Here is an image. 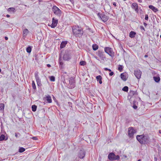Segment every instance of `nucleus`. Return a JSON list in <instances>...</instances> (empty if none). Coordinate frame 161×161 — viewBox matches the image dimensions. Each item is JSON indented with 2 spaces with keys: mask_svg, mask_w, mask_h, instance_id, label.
<instances>
[{
  "mask_svg": "<svg viewBox=\"0 0 161 161\" xmlns=\"http://www.w3.org/2000/svg\"><path fill=\"white\" fill-rule=\"evenodd\" d=\"M73 34L76 37L81 36L83 34L82 28L78 25L74 26L72 27Z\"/></svg>",
  "mask_w": 161,
  "mask_h": 161,
  "instance_id": "nucleus-1",
  "label": "nucleus"
},
{
  "mask_svg": "<svg viewBox=\"0 0 161 161\" xmlns=\"http://www.w3.org/2000/svg\"><path fill=\"white\" fill-rule=\"evenodd\" d=\"M136 138L141 144H145L148 142L149 137L148 136L143 135H137Z\"/></svg>",
  "mask_w": 161,
  "mask_h": 161,
  "instance_id": "nucleus-2",
  "label": "nucleus"
},
{
  "mask_svg": "<svg viewBox=\"0 0 161 161\" xmlns=\"http://www.w3.org/2000/svg\"><path fill=\"white\" fill-rule=\"evenodd\" d=\"M52 11L54 14L57 16L60 17L62 14L61 11L56 6H53L52 8Z\"/></svg>",
  "mask_w": 161,
  "mask_h": 161,
  "instance_id": "nucleus-3",
  "label": "nucleus"
},
{
  "mask_svg": "<svg viewBox=\"0 0 161 161\" xmlns=\"http://www.w3.org/2000/svg\"><path fill=\"white\" fill-rule=\"evenodd\" d=\"M108 158L111 161L119 160L120 157L118 155H116L113 153H110L108 156Z\"/></svg>",
  "mask_w": 161,
  "mask_h": 161,
  "instance_id": "nucleus-4",
  "label": "nucleus"
},
{
  "mask_svg": "<svg viewBox=\"0 0 161 161\" xmlns=\"http://www.w3.org/2000/svg\"><path fill=\"white\" fill-rule=\"evenodd\" d=\"M136 130L133 127H130L128 130V136L130 138H133L134 134L136 133Z\"/></svg>",
  "mask_w": 161,
  "mask_h": 161,
  "instance_id": "nucleus-5",
  "label": "nucleus"
},
{
  "mask_svg": "<svg viewBox=\"0 0 161 161\" xmlns=\"http://www.w3.org/2000/svg\"><path fill=\"white\" fill-rule=\"evenodd\" d=\"M134 74L137 79H139L141 78L142 72L139 69H136L134 71Z\"/></svg>",
  "mask_w": 161,
  "mask_h": 161,
  "instance_id": "nucleus-6",
  "label": "nucleus"
},
{
  "mask_svg": "<svg viewBox=\"0 0 161 161\" xmlns=\"http://www.w3.org/2000/svg\"><path fill=\"white\" fill-rule=\"evenodd\" d=\"M97 16L99 17L104 22L107 21L108 19V16L103 14H101L99 13L97 14Z\"/></svg>",
  "mask_w": 161,
  "mask_h": 161,
  "instance_id": "nucleus-7",
  "label": "nucleus"
},
{
  "mask_svg": "<svg viewBox=\"0 0 161 161\" xmlns=\"http://www.w3.org/2000/svg\"><path fill=\"white\" fill-rule=\"evenodd\" d=\"M105 52L110 56L114 55V53L112 49L109 47H105L104 48Z\"/></svg>",
  "mask_w": 161,
  "mask_h": 161,
  "instance_id": "nucleus-8",
  "label": "nucleus"
},
{
  "mask_svg": "<svg viewBox=\"0 0 161 161\" xmlns=\"http://www.w3.org/2000/svg\"><path fill=\"white\" fill-rule=\"evenodd\" d=\"M58 24V19L53 17L52 19V24L51 25H48L52 28H54L57 26Z\"/></svg>",
  "mask_w": 161,
  "mask_h": 161,
  "instance_id": "nucleus-9",
  "label": "nucleus"
},
{
  "mask_svg": "<svg viewBox=\"0 0 161 161\" xmlns=\"http://www.w3.org/2000/svg\"><path fill=\"white\" fill-rule=\"evenodd\" d=\"M85 155V152L84 150H80L78 154L79 158L81 159L83 158Z\"/></svg>",
  "mask_w": 161,
  "mask_h": 161,
  "instance_id": "nucleus-10",
  "label": "nucleus"
},
{
  "mask_svg": "<svg viewBox=\"0 0 161 161\" xmlns=\"http://www.w3.org/2000/svg\"><path fill=\"white\" fill-rule=\"evenodd\" d=\"M131 8L133 9H134L136 13H138V6L137 3H132L131 5Z\"/></svg>",
  "mask_w": 161,
  "mask_h": 161,
  "instance_id": "nucleus-11",
  "label": "nucleus"
},
{
  "mask_svg": "<svg viewBox=\"0 0 161 161\" xmlns=\"http://www.w3.org/2000/svg\"><path fill=\"white\" fill-rule=\"evenodd\" d=\"M44 98L46 100L48 103H51L52 102L51 97L49 95L46 96L45 97H44Z\"/></svg>",
  "mask_w": 161,
  "mask_h": 161,
  "instance_id": "nucleus-12",
  "label": "nucleus"
},
{
  "mask_svg": "<svg viewBox=\"0 0 161 161\" xmlns=\"http://www.w3.org/2000/svg\"><path fill=\"white\" fill-rule=\"evenodd\" d=\"M63 58L65 60H68L70 58L69 55L67 53H65L63 55Z\"/></svg>",
  "mask_w": 161,
  "mask_h": 161,
  "instance_id": "nucleus-13",
  "label": "nucleus"
},
{
  "mask_svg": "<svg viewBox=\"0 0 161 161\" xmlns=\"http://www.w3.org/2000/svg\"><path fill=\"white\" fill-rule=\"evenodd\" d=\"M149 8L154 12H156L158 11V9L156 8L152 5H149Z\"/></svg>",
  "mask_w": 161,
  "mask_h": 161,
  "instance_id": "nucleus-14",
  "label": "nucleus"
},
{
  "mask_svg": "<svg viewBox=\"0 0 161 161\" xmlns=\"http://www.w3.org/2000/svg\"><path fill=\"white\" fill-rule=\"evenodd\" d=\"M136 35V33L134 31H131L129 34V37L131 38H134Z\"/></svg>",
  "mask_w": 161,
  "mask_h": 161,
  "instance_id": "nucleus-15",
  "label": "nucleus"
},
{
  "mask_svg": "<svg viewBox=\"0 0 161 161\" xmlns=\"http://www.w3.org/2000/svg\"><path fill=\"white\" fill-rule=\"evenodd\" d=\"M96 79L97 81H98L100 84H101L102 83V77L101 75H98L96 76Z\"/></svg>",
  "mask_w": 161,
  "mask_h": 161,
  "instance_id": "nucleus-16",
  "label": "nucleus"
},
{
  "mask_svg": "<svg viewBox=\"0 0 161 161\" xmlns=\"http://www.w3.org/2000/svg\"><path fill=\"white\" fill-rule=\"evenodd\" d=\"M67 43V41H63L60 44V47L61 48H63L65 47Z\"/></svg>",
  "mask_w": 161,
  "mask_h": 161,
  "instance_id": "nucleus-17",
  "label": "nucleus"
},
{
  "mask_svg": "<svg viewBox=\"0 0 161 161\" xmlns=\"http://www.w3.org/2000/svg\"><path fill=\"white\" fill-rule=\"evenodd\" d=\"M121 78L124 81H125L127 80L126 76L124 73L121 74L120 75Z\"/></svg>",
  "mask_w": 161,
  "mask_h": 161,
  "instance_id": "nucleus-18",
  "label": "nucleus"
},
{
  "mask_svg": "<svg viewBox=\"0 0 161 161\" xmlns=\"http://www.w3.org/2000/svg\"><path fill=\"white\" fill-rule=\"evenodd\" d=\"M29 32V31L27 29H25L23 31V36H26L27 35Z\"/></svg>",
  "mask_w": 161,
  "mask_h": 161,
  "instance_id": "nucleus-19",
  "label": "nucleus"
},
{
  "mask_svg": "<svg viewBox=\"0 0 161 161\" xmlns=\"http://www.w3.org/2000/svg\"><path fill=\"white\" fill-rule=\"evenodd\" d=\"M92 47L94 51L97 50L98 48V46L96 44L93 45Z\"/></svg>",
  "mask_w": 161,
  "mask_h": 161,
  "instance_id": "nucleus-20",
  "label": "nucleus"
},
{
  "mask_svg": "<svg viewBox=\"0 0 161 161\" xmlns=\"http://www.w3.org/2000/svg\"><path fill=\"white\" fill-rule=\"evenodd\" d=\"M8 12H14L15 11V9L14 8H10L8 9Z\"/></svg>",
  "mask_w": 161,
  "mask_h": 161,
  "instance_id": "nucleus-21",
  "label": "nucleus"
},
{
  "mask_svg": "<svg viewBox=\"0 0 161 161\" xmlns=\"http://www.w3.org/2000/svg\"><path fill=\"white\" fill-rule=\"evenodd\" d=\"M153 79H154V80H155V81L157 82H158L160 81V78L159 77V76H158V77L154 76V77H153Z\"/></svg>",
  "mask_w": 161,
  "mask_h": 161,
  "instance_id": "nucleus-22",
  "label": "nucleus"
},
{
  "mask_svg": "<svg viewBox=\"0 0 161 161\" xmlns=\"http://www.w3.org/2000/svg\"><path fill=\"white\" fill-rule=\"evenodd\" d=\"M32 111L33 112H35L36 111L37 108V106L34 105L32 106L31 107Z\"/></svg>",
  "mask_w": 161,
  "mask_h": 161,
  "instance_id": "nucleus-23",
  "label": "nucleus"
},
{
  "mask_svg": "<svg viewBox=\"0 0 161 161\" xmlns=\"http://www.w3.org/2000/svg\"><path fill=\"white\" fill-rule=\"evenodd\" d=\"M25 151V149L23 147H19V153H22Z\"/></svg>",
  "mask_w": 161,
  "mask_h": 161,
  "instance_id": "nucleus-24",
  "label": "nucleus"
},
{
  "mask_svg": "<svg viewBox=\"0 0 161 161\" xmlns=\"http://www.w3.org/2000/svg\"><path fill=\"white\" fill-rule=\"evenodd\" d=\"M4 108V104L3 103H0V110H3Z\"/></svg>",
  "mask_w": 161,
  "mask_h": 161,
  "instance_id": "nucleus-25",
  "label": "nucleus"
},
{
  "mask_svg": "<svg viewBox=\"0 0 161 161\" xmlns=\"http://www.w3.org/2000/svg\"><path fill=\"white\" fill-rule=\"evenodd\" d=\"M5 139V136L4 135H1L0 136V141H2Z\"/></svg>",
  "mask_w": 161,
  "mask_h": 161,
  "instance_id": "nucleus-26",
  "label": "nucleus"
},
{
  "mask_svg": "<svg viewBox=\"0 0 161 161\" xmlns=\"http://www.w3.org/2000/svg\"><path fill=\"white\" fill-rule=\"evenodd\" d=\"M50 80L52 81H55V78L54 76H52L49 77Z\"/></svg>",
  "mask_w": 161,
  "mask_h": 161,
  "instance_id": "nucleus-27",
  "label": "nucleus"
},
{
  "mask_svg": "<svg viewBox=\"0 0 161 161\" xmlns=\"http://www.w3.org/2000/svg\"><path fill=\"white\" fill-rule=\"evenodd\" d=\"M122 90L127 92L128 90V87L127 86H124L122 89Z\"/></svg>",
  "mask_w": 161,
  "mask_h": 161,
  "instance_id": "nucleus-28",
  "label": "nucleus"
},
{
  "mask_svg": "<svg viewBox=\"0 0 161 161\" xmlns=\"http://www.w3.org/2000/svg\"><path fill=\"white\" fill-rule=\"evenodd\" d=\"M31 51V48L30 47H28L26 48V51L28 53H30Z\"/></svg>",
  "mask_w": 161,
  "mask_h": 161,
  "instance_id": "nucleus-29",
  "label": "nucleus"
},
{
  "mask_svg": "<svg viewBox=\"0 0 161 161\" xmlns=\"http://www.w3.org/2000/svg\"><path fill=\"white\" fill-rule=\"evenodd\" d=\"M123 69V67L122 65H119L118 67V70L120 71H122V69Z\"/></svg>",
  "mask_w": 161,
  "mask_h": 161,
  "instance_id": "nucleus-30",
  "label": "nucleus"
},
{
  "mask_svg": "<svg viewBox=\"0 0 161 161\" xmlns=\"http://www.w3.org/2000/svg\"><path fill=\"white\" fill-rule=\"evenodd\" d=\"M32 84L33 89H36V86L34 81H32Z\"/></svg>",
  "mask_w": 161,
  "mask_h": 161,
  "instance_id": "nucleus-31",
  "label": "nucleus"
},
{
  "mask_svg": "<svg viewBox=\"0 0 161 161\" xmlns=\"http://www.w3.org/2000/svg\"><path fill=\"white\" fill-rule=\"evenodd\" d=\"M86 62L83 61H81L80 63V64L81 65H84L86 64Z\"/></svg>",
  "mask_w": 161,
  "mask_h": 161,
  "instance_id": "nucleus-32",
  "label": "nucleus"
},
{
  "mask_svg": "<svg viewBox=\"0 0 161 161\" xmlns=\"http://www.w3.org/2000/svg\"><path fill=\"white\" fill-rule=\"evenodd\" d=\"M35 76L36 79H37L38 78H39V77L38 75V72H36L35 73Z\"/></svg>",
  "mask_w": 161,
  "mask_h": 161,
  "instance_id": "nucleus-33",
  "label": "nucleus"
},
{
  "mask_svg": "<svg viewBox=\"0 0 161 161\" xmlns=\"http://www.w3.org/2000/svg\"><path fill=\"white\" fill-rule=\"evenodd\" d=\"M133 108L134 109H136L137 108V106H136L135 105V102L134 101L133 102Z\"/></svg>",
  "mask_w": 161,
  "mask_h": 161,
  "instance_id": "nucleus-34",
  "label": "nucleus"
},
{
  "mask_svg": "<svg viewBox=\"0 0 161 161\" xmlns=\"http://www.w3.org/2000/svg\"><path fill=\"white\" fill-rule=\"evenodd\" d=\"M145 19L146 20H148V14H146L145 15Z\"/></svg>",
  "mask_w": 161,
  "mask_h": 161,
  "instance_id": "nucleus-35",
  "label": "nucleus"
},
{
  "mask_svg": "<svg viewBox=\"0 0 161 161\" xmlns=\"http://www.w3.org/2000/svg\"><path fill=\"white\" fill-rule=\"evenodd\" d=\"M36 80L37 84H38L39 83H40L41 82L40 79L39 78H38L37 79H36Z\"/></svg>",
  "mask_w": 161,
  "mask_h": 161,
  "instance_id": "nucleus-36",
  "label": "nucleus"
},
{
  "mask_svg": "<svg viewBox=\"0 0 161 161\" xmlns=\"http://www.w3.org/2000/svg\"><path fill=\"white\" fill-rule=\"evenodd\" d=\"M32 139L34 140H38V138L34 136L32 138Z\"/></svg>",
  "mask_w": 161,
  "mask_h": 161,
  "instance_id": "nucleus-37",
  "label": "nucleus"
},
{
  "mask_svg": "<svg viewBox=\"0 0 161 161\" xmlns=\"http://www.w3.org/2000/svg\"><path fill=\"white\" fill-rule=\"evenodd\" d=\"M114 74V73L113 72L111 71L110 73L109 74V75L110 76H112Z\"/></svg>",
  "mask_w": 161,
  "mask_h": 161,
  "instance_id": "nucleus-38",
  "label": "nucleus"
},
{
  "mask_svg": "<svg viewBox=\"0 0 161 161\" xmlns=\"http://www.w3.org/2000/svg\"><path fill=\"white\" fill-rule=\"evenodd\" d=\"M59 64L60 65L62 66L63 64V63L62 61H61L60 60L59 61Z\"/></svg>",
  "mask_w": 161,
  "mask_h": 161,
  "instance_id": "nucleus-39",
  "label": "nucleus"
},
{
  "mask_svg": "<svg viewBox=\"0 0 161 161\" xmlns=\"http://www.w3.org/2000/svg\"><path fill=\"white\" fill-rule=\"evenodd\" d=\"M140 28H141V29L142 30H144V31H145L144 28V27H143V26H140Z\"/></svg>",
  "mask_w": 161,
  "mask_h": 161,
  "instance_id": "nucleus-40",
  "label": "nucleus"
},
{
  "mask_svg": "<svg viewBox=\"0 0 161 161\" xmlns=\"http://www.w3.org/2000/svg\"><path fill=\"white\" fill-rule=\"evenodd\" d=\"M113 5L115 7L116 6V3L115 2H114L113 3Z\"/></svg>",
  "mask_w": 161,
  "mask_h": 161,
  "instance_id": "nucleus-41",
  "label": "nucleus"
},
{
  "mask_svg": "<svg viewBox=\"0 0 161 161\" xmlns=\"http://www.w3.org/2000/svg\"><path fill=\"white\" fill-rule=\"evenodd\" d=\"M143 25L145 27H146L147 25V24L146 23L144 22L143 23Z\"/></svg>",
  "mask_w": 161,
  "mask_h": 161,
  "instance_id": "nucleus-42",
  "label": "nucleus"
},
{
  "mask_svg": "<svg viewBox=\"0 0 161 161\" xmlns=\"http://www.w3.org/2000/svg\"><path fill=\"white\" fill-rule=\"evenodd\" d=\"M104 70L105 71H108V68H104Z\"/></svg>",
  "mask_w": 161,
  "mask_h": 161,
  "instance_id": "nucleus-43",
  "label": "nucleus"
},
{
  "mask_svg": "<svg viewBox=\"0 0 161 161\" xmlns=\"http://www.w3.org/2000/svg\"><path fill=\"white\" fill-rule=\"evenodd\" d=\"M138 1L139 3H142V0H138Z\"/></svg>",
  "mask_w": 161,
  "mask_h": 161,
  "instance_id": "nucleus-44",
  "label": "nucleus"
},
{
  "mask_svg": "<svg viewBox=\"0 0 161 161\" xmlns=\"http://www.w3.org/2000/svg\"><path fill=\"white\" fill-rule=\"evenodd\" d=\"M5 39L6 40H7L8 39V38L7 37V36H5Z\"/></svg>",
  "mask_w": 161,
  "mask_h": 161,
  "instance_id": "nucleus-45",
  "label": "nucleus"
},
{
  "mask_svg": "<svg viewBox=\"0 0 161 161\" xmlns=\"http://www.w3.org/2000/svg\"><path fill=\"white\" fill-rule=\"evenodd\" d=\"M47 66L48 67H51V65L49 64H47Z\"/></svg>",
  "mask_w": 161,
  "mask_h": 161,
  "instance_id": "nucleus-46",
  "label": "nucleus"
},
{
  "mask_svg": "<svg viewBox=\"0 0 161 161\" xmlns=\"http://www.w3.org/2000/svg\"><path fill=\"white\" fill-rule=\"evenodd\" d=\"M6 17H8H8H10V15H8V14H7L6 15Z\"/></svg>",
  "mask_w": 161,
  "mask_h": 161,
  "instance_id": "nucleus-47",
  "label": "nucleus"
},
{
  "mask_svg": "<svg viewBox=\"0 0 161 161\" xmlns=\"http://www.w3.org/2000/svg\"><path fill=\"white\" fill-rule=\"evenodd\" d=\"M144 57H145L146 58V57H148V56L147 55H145Z\"/></svg>",
  "mask_w": 161,
  "mask_h": 161,
  "instance_id": "nucleus-48",
  "label": "nucleus"
},
{
  "mask_svg": "<svg viewBox=\"0 0 161 161\" xmlns=\"http://www.w3.org/2000/svg\"><path fill=\"white\" fill-rule=\"evenodd\" d=\"M108 71H109L110 72H111V70L110 69H108Z\"/></svg>",
  "mask_w": 161,
  "mask_h": 161,
  "instance_id": "nucleus-49",
  "label": "nucleus"
},
{
  "mask_svg": "<svg viewBox=\"0 0 161 161\" xmlns=\"http://www.w3.org/2000/svg\"><path fill=\"white\" fill-rule=\"evenodd\" d=\"M15 136L16 137H17L18 136L16 134H15Z\"/></svg>",
  "mask_w": 161,
  "mask_h": 161,
  "instance_id": "nucleus-50",
  "label": "nucleus"
},
{
  "mask_svg": "<svg viewBox=\"0 0 161 161\" xmlns=\"http://www.w3.org/2000/svg\"><path fill=\"white\" fill-rule=\"evenodd\" d=\"M138 161H141V159H139L138 160Z\"/></svg>",
  "mask_w": 161,
  "mask_h": 161,
  "instance_id": "nucleus-51",
  "label": "nucleus"
},
{
  "mask_svg": "<svg viewBox=\"0 0 161 161\" xmlns=\"http://www.w3.org/2000/svg\"><path fill=\"white\" fill-rule=\"evenodd\" d=\"M7 139H8V138H6V139H5V140H7Z\"/></svg>",
  "mask_w": 161,
  "mask_h": 161,
  "instance_id": "nucleus-52",
  "label": "nucleus"
},
{
  "mask_svg": "<svg viewBox=\"0 0 161 161\" xmlns=\"http://www.w3.org/2000/svg\"><path fill=\"white\" fill-rule=\"evenodd\" d=\"M159 132L160 133H161V131H160V130H159Z\"/></svg>",
  "mask_w": 161,
  "mask_h": 161,
  "instance_id": "nucleus-53",
  "label": "nucleus"
},
{
  "mask_svg": "<svg viewBox=\"0 0 161 161\" xmlns=\"http://www.w3.org/2000/svg\"><path fill=\"white\" fill-rule=\"evenodd\" d=\"M160 37L161 38V35L160 36Z\"/></svg>",
  "mask_w": 161,
  "mask_h": 161,
  "instance_id": "nucleus-54",
  "label": "nucleus"
}]
</instances>
